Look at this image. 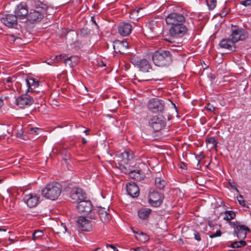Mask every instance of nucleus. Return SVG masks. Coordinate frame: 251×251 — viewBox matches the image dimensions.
Wrapping results in <instances>:
<instances>
[{
  "label": "nucleus",
  "mask_w": 251,
  "mask_h": 251,
  "mask_svg": "<svg viewBox=\"0 0 251 251\" xmlns=\"http://www.w3.org/2000/svg\"><path fill=\"white\" fill-rule=\"evenodd\" d=\"M166 22L167 24L171 25L169 33L172 37H181L187 33L188 27L185 25L186 20L183 14L172 12L167 16Z\"/></svg>",
  "instance_id": "1"
},
{
  "label": "nucleus",
  "mask_w": 251,
  "mask_h": 251,
  "mask_svg": "<svg viewBox=\"0 0 251 251\" xmlns=\"http://www.w3.org/2000/svg\"><path fill=\"white\" fill-rule=\"evenodd\" d=\"M175 49L165 50L162 49L155 51L152 54V60L154 64L158 67L167 68L170 66L173 61Z\"/></svg>",
  "instance_id": "2"
},
{
  "label": "nucleus",
  "mask_w": 251,
  "mask_h": 251,
  "mask_svg": "<svg viewBox=\"0 0 251 251\" xmlns=\"http://www.w3.org/2000/svg\"><path fill=\"white\" fill-rule=\"evenodd\" d=\"M62 190L61 184L52 182L47 184L41 191V195L47 199L55 201L60 196Z\"/></svg>",
  "instance_id": "3"
},
{
  "label": "nucleus",
  "mask_w": 251,
  "mask_h": 251,
  "mask_svg": "<svg viewBox=\"0 0 251 251\" xmlns=\"http://www.w3.org/2000/svg\"><path fill=\"white\" fill-rule=\"evenodd\" d=\"M130 61L143 73H150L153 70L151 62L146 58L134 55L130 58Z\"/></svg>",
  "instance_id": "4"
},
{
  "label": "nucleus",
  "mask_w": 251,
  "mask_h": 251,
  "mask_svg": "<svg viewBox=\"0 0 251 251\" xmlns=\"http://www.w3.org/2000/svg\"><path fill=\"white\" fill-rule=\"evenodd\" d=\"M248 32L245 29L239 27L238 25H231L230 37L235 45L239 41H244L248 38Z\"/></svg>",
  "instance_id": "5"
},
{
  "label": "nucleus",
  "mask_w": 251,
  "mask_h": 251,
  "mask_svg": "<svg viewBox=\"0 0 251 251\" xmlns=\"http://www.w3.org/2000/svg\"><path fill=\"white\" fill-rule=\"evenodd\" d=\"M164 199L163 193L153 190L150 192L148 202L151 206L158 207L162 204Z\"/></svg>",
  "instance_id": "6"
},
{
  "label": "nucleus",
  "mask_w": 251,
  "mask_h": 251,
  "mask_svg": "<svg viewBox=\"0 0 251 251\" xmlns=\"http://www.w3.org/2000/svg\"><path fill=\"white\" fill-rule=\"evenodd\" d=\"M165 103L163 100L158 98H152L148 103L149 109L152 113L163 112Z\"/></svg>",
  "instance_id": "7"
},
{
  "label": "nucleus",
  "mask_w": 251,
  "mask_h": 251,
  "mask_svg": "<svg viewBox=\"0 0 251 251\" xmlns=\"http://www.w3.org/2000/svg\"><path fill=\"white\" fill-rule=\"evenodd\" d=\"M18 20L15 14H7L3 15L1 22L8 28L18 29L19 26Z\"/></svg>",
  "instance_id": "8"
},
{
  "label": "nucleus",
  "mask_w": 251,
  "mask_h": 251,
  "mask_svg": "<svg viewBox=\"0 0 251 251\" xmlns=\"http://www.w3.org/2000/svg\"><path fill=\"white\" fill-rule=\"evenodd\" d=\"M149 125L155 131H159L165 126V119L162 116H154L149 120Z\"/></svg>",
  "instance_id": "9"
},
{
  "label": "nucleus",
  "mask_w": 251,
  "mask_h": 251,
  "mask_svg": "<svg viewBox=\"0 0 251 251\" xmlns=\"http://www.w3.org/2000/svg\"><path fill=\"white\" fill-rule=\"evenodd\" d=\"M28 12L27 4L25 2H21L16 6L14 13L19 20H26Z\"/></svg>",
  "instance_id": "10"
},
{
  "label": "nucleus",
  "mask_w": 251,
  "mask_h": 251,
  "mask_svg": "<svg viewBox=\"0 0 251 251\" xmlns=\"http://www.w3.org/2000/svg\"><path fill=\"white\" fill-rule=\"evenodd\" d=\"M45 13L46 12L31 9L28 12L26 22L31 24L39 23L43 19Z\"/></svg>",
  "instance_id": "11"
},
{
  "label": "nucleus",
  "mask_w": 251,
  "mask_h": 251,
  "mask_svg": "<svg viewBox=\"0 0 251 251\" xmlns=\"http://www.w3.org/2000/svg\"><path fill=\"white\" fill-rule=\"evenodd\" d=\"M27 92L26 94L22 95L16 99V103L21 108L28 107L34 102V95L30 96Z\"/></svg>",
  "instance_id": "12"
},
{
  "label": "nucleus",
  "mask_w": 251,
  "mask_h": 251,
  "mask_svg": "<svg viewBox=\"0 0 251 251\" xmlns=\"http://www.w3.org/2000/svg\"><path fill=\"white\" fill-rule=\"evenodd\" d=\"M70 197L74 202L78 203L86 199V194L81 188L75 187L71 191Z\"/></svg>",
  "instance_id": "13"
},
{
  "label": "nucleus",
  "mask_w": 251,
  "mask_h": 251,
  "mask_svg": "<svg viewBox=\"0 0 251 251\" xmlns=\"http://www.w3.org/2000/svg\"><path fill=\"white\" fill-rule=\"evenodd\" d=\"M77 226L83 231H90L93 229V226L91 221L85 217L80 216L76 221Z\"/></svg>",
  "instance_id": "14"
},
{
  "label": "nucleus",
  "mask_w": 251,
  "mask_h": 251,
  "mask_svg": "<svg viewBox=\"0 0 251 251\" xmlns=\"http://www.w3.org/2000/svg\"><path fill=\"white\" fill-rule=\"evenodd\" d=\"M92 208L93 205L90 201L83 200L77 203L76 209L79 213L88 214L92 211Z\"/></svg>",
  "instance_id": "15"
},
{
  "label": "nucleus",
  "mask_w": 251,
  "mask_h": 251,
  "mask_svg": "<svg viewBox=\"0 0 251 251\" xmlns=\"http://www.w3.org/2000/svg\"><path fill=\"white\" fill-rule=\"evenodd\" d=\"M39 199L40 197L38 195L31 193L25 195L24 197V200L27 206L30 208H32L36 206L39 203Z\"/></svg>",
  "instance_id": "16"
},
{
  "label": "nucleus",
  "mask_w": 251,
  "mask_h": 251,
  "mask_svg": "<svg viewBox=\"0 0 251 251\" xmlns=\"http://www.w3.org/2000/svg\"><path fill=\"white\" fill-rule=\"evenodd\" d=\"M132 26L129 23L121 22L118 26V33L123 36L128 35L131 32Z\"/></svg>",
  "instance_id": "17"
},
{
  "label": "nucleus",
  "mask_w": 251,
  "mask_h": 251,
  "mask_svg": "<svg viewBox=\"0 0 251 251\" xmlns=\"http://www.w3.org/2000/svg\"><path fill=\"white\" fill-rule=\"evenodd\" d=\"M234 228V232L239 239H245L247 232L250 231V228L245 225H237Z\"/></svg>",
  "instance_id": "18"
},
{
  "label": "nucleus",
  "mask_w": 251,
  "mask_h": 251,
  "mask_svg": "<svg viewBox=\"0 0 251 251\" xmlns=\"http://www.w3.org/2000/svg\"><path fill=\"white\" fill-rule=\"evenodd\" d=\"M128 47V43L126 40H116L114 42L113 49L116 53L122 54Z\"/></svg>",
  "instance_id": "19"
},
{
  "label": "nucleus",
  "mask_w": 251,
  "mask_h": 251,
  "mask_svg": "<svg viewBox=\"0 0 251 251\" xmlns=\"http://www.w3.org/2000/svg\"><path fill=\"white\" fill-rule=\"evenodd\" d=\"M26 85L28 87L27 93L31 92V94L35 96L36 91L34 89L37 88L39 85V81L33 77H27L25 79Z\"/></svg>",
  "instance_id": "20"
},
{
  "label": "nucleus",
  "mask_w": 251,
  "mask_h": 251,
  "mask_svg": "<svg viewBox=\"0 0 251 251\" xmlns=\"http://www.w3.org/2000/svg\"><path fill=\"white\" fill-rule=\"evenodd\" d=\"M127 194L132 198H136L139 195V188L137 185L134 182H128L126 185Z\"/></svg>",
  "instance_id": "21"
},
{
  "label": "nucleus",
  "mask_w": 251,
  "mask_h": 251,
  "mask_svg": "<svg viewBox=\"0 0 251 251\" xmlns=\"http://www.w3.org/2000/svg\"><path fill=\"white\" fill-rule=\"evenodd\" d=\"M108 211V209H106L105 208L101 207H98L96 211V213L103 223H107L111 219V216L107 212Z\"/></svg>",
  "instance_id": "22"
},
{
  "label": "nucleus",
  "mask_w": 251,
  "mask_h": 251,
  "mask_svg": "<svg viewBox=\"0 0 251 251\" xmlns=\"http://www.w3.org/2000/svg\"><path fill=\"white\" fill-rule=\"evenodd\" d=\"M29 4L33 9V10H38L42 12H46L48 9V6L40 1L39 0H29Z\"/></svg>",
  "instance_id": "23"
},
{
  "label": "nucleus",
  "mask_w": 251,
  "mask_h": 251,
  "mask_svg": "<svg viewBox=\"0 0 251 251\" xmlns=\"http://www.w3.org/2000/svg\"><path fill=\"white\" fill-rule=\"evenodd\" d=\"M29 4L33 9V10H38L42 12H46L48 9V6L40 1L39 0H29Z\"/></svg>",
  "instance_id": "24"
},
{
  "label": "nucleus",
  "mask_w": 251,
  "mask_h": 251,
  "mask_svg": "<svg viewBox=\"0 0 251 251\" xmlns=\"http://www.w3.org/2000/svg\"><path fill=\"white\" fill-rule=\"evenodd\" d=\"M219 46L221 48L228 50H229L235 51L236 46L230 38L223 39L219 43Z\"/></svg>",
  "instance_id": "25"
},
{
  "label": "nucleus",
  "mask_w": 251,
  "mask_h": 251,
  "mask_svg": "<svg viewBox=\"0 0 251 251\" xmlns=\"http://www.w3.org/2000/svg\"><path fill=\"white\" fill-rule=\"evenodd\" d=\"M164 178V175L160 173H156L155 175V185L159 189H163L166 185Z\"/></svg>",
  "instance_id": "26"
},
{
  "label": "nucleus",
  "mask_w": 251,
  "mask_h": 251,
  "mask_svg": "<svg viewBox=\"0 0 251 251\" xmlns=\"http://www.w3.org/2000/svg\"><path fill=\"white\" fill-rule=\"evenodd\" d=\"M130 178L136 181H141L145 177V175L143 171L139 170L131 171L129 173Z\"/></svg>",
  "instance_id": "27"
},
{
  "label": "nucleus",
  "mask_w": 251,
  "mask_h": 251,
  "mask_svg": "<svg viewBox=\"0 0 251 251\" xmlns=\"http://www.w3.org/2000/svg\"><path fill=\"white\" fill-rule=\"evenodd\" d=\"M16 79V77L15 75H12L2 78L1 79V82L3 85H6L7 84V87L9 89H10L12 87L13 82H14Z\"/></svg>",
  "instance_id": "28"
},
{
  "label": "nucleus",
  "mask_w": 251,
  "mask_h": 251,
  "mask_svg": "<svg viewBox=\"0 0 251 251\" xmlns=\"http://www.w3.org/2000/svg\"><path fill=\"white\" fill-rule=\"evenodd\" d=\"M151 212V210L150 208H142L138 211V214L140 218L146 220L147 219Z\"/></svg>",
  "instance_id": "29"
},
{
  "label": "nucleus",
  "mask_w": 251,
  "mask_h": 251,
  "mask_svg": "<svg viewBox=\"0 0 251 251\" xmlns=\"http://www.w3.org/2000/svg\"><path fill=\"white\" fill-rule=\"evenodd\" d=\"M123 160L129 161L134 157V153L130 150H126L122 153Z\"/></svg>",
  "instance_id": "30"
},
{
  "label": "nucleus",
  "mask_w": 251,
  "mask_h": 251,
  "mask_svg": "<svg viewBox=\"0 0 251 251\" xmlns=\"http://www.w3.org/2000/svg\"><path fill=\"white\" fill-rule=\"evenodd\" d=\"M78 60V58L76 56H71L67 57V59H64V63L68 64L71 66H74L76 64V62Z\"/></svg>",
  "instance_id": "31"
},
{
  "label": "nucleus",
  "mask_w": 251,
  "mask_h": 251,
  "mask_svg": "<svg viewBox=\"0 0 251 251\" xmlns=\"http://www.w3.org/2000/svg\"><path fill=\"white\" fill-rule=\"evenodd\" d=\"M225 215V217L223 218L224 220L229 221L232 219H233L236 216V213L235 212L233 211H226L224 212Z\"/></svg>",
  "instance_id": "32"
},
{
  "label": "nucleus",
  "mask_w": 251,
  "mask_h": 251,
  "mask_svg": "<svg viewBox=\"0 0 251 251\" xmlns=\"http://www.w3.org/2000/svg\"><path fill=\"white\" fill-rule=\"evenodd\" d=\"M135 238L142 243H145L149 239V236L143 232H139V236H135Z\"/></svg>",
  "instance_id": "33"
},
{
  "label": "nucleus",
  "mask_w": 251,
  "mask_h": 251,
  "mask_svg": "<svg viewBox=\"0 0 251 251\" xmlns=\"http://www.w3.org/2000/svg\"><path fill=\"white\" fill-rule=\"evenodd\" d=\"M44 235V232L40 229L35 230L32 233V237L34 240L40 239Z\"/></svg>",
  "instance_id": "34"
},
{
  "label": "nucleus",
  "mask_w": 251,
  "mask_h": 251,
  "mask_svg": "<svg viewBox=\"0 0 251 251\" xmlns=\"http://www.w3.org/2000/svg\"><path fill=\"white\" fill-rule=\"evenodd\" d=\"M67 149L68 147H62L59 150L60 154L65 157L63 158L64 160H67L70 158V154L67 151Z\"/></svg>",
  "instance_id": "35"
},
{
  "label": "nucleus",
  "mask_w": 251,
  "mask_h": 251,
  "mask_svg": "<svg viewBox=\"0 0 251 251\" xmlns=\"http://www.w3.org/2000/svg\"><path fill=\"white\" fill-rule=\"evenodd\" d=\"M246 245V242L245 241L241 240L240 241H235L231 243V247L233 248H241L245 246Z\"/></svg>",
  "instance_id": "36"
},
{
  "label": "nucleus",
  "mask_w": 251,
  "mask_h": 251,
  "mask_svg": "<svg viewBox=\"0 0 251 251\" xmlns=\"http://www.w3.org/2000/svg\"><path fill=\"white\" fill-rule=\"evenodd\" d=\"M206 143L207 144H211L212 145L211 148H216L217 145V141L213 137H210L206 139Z\"/></svg>",
  "instance_id": "37"
},
{
  "label": "nucleus",
  "mask_w": 251,
  "mask_h": 251,
  "mask_svg": "<svg viewBox=\"0 0 251 251\" xmlns=\"http://www.w3.org/2000/svg\"><path fill=\"white\" fill-rule=\"evenodd\" d=\"M206 2L209 9L210 10L214 9L216 6V0H206Z\"/></svg>",
  "instance_id": "38"
},
{
  "label": "nucleus",
  "mask_w": 251,
  "mask_h": 251,
  "mask_svg": "<svg viewBox=\"0 0 251 251\" xmlns=\"http://www.w3.org/2000/svg\"><path fill=\"white\" fill-rule=\"evenodd\" d=\"M237 200L240 205L243 206H246L245 201L243 200V197L241 195H239L237 197Z\"/></svg>",
  "instance_id": "39"
},
{
  "label": "nucleus",
  "mask_w": 251,
  "mask_h": 251,
  "mask_svg": "<svg viewBox=\"0 0 251 251\" xmlns=\"http://www.w3.org/2000/svg\"><path fill=\"white\" fill-rule=\"evenodd\" d=\"M155 25L156 26V22L155 21H151L150 22V23L149 24V26L150 28H151V30H152V32H156L155 27H154V26H155Z\"/></svg>",
  "instance_id": "40"
},
{
  "label": "nucleus",
  "mask_w": 251,
  "mask_h": 251,
  "mask_svg": "<svg viewBox=\"0 0 251 251\" xmlns=\"http://www.w3.org/2000/svg\"><path fill=\"white\" fill-rule=\"evenodd\" d=\"M205 108L210 111V112H214L215 108L210 103L207 104L206 106L205 107Z\"/></svg>",
  "instance_id": "41"
},
{
  "label": "nucleus",
  "mask_w": 251,
  "mask_h": 251,
  "mask_svg": "<svg viewBox=\"0 0 251 251\" xmlns=\"http://www.w3.org/2000/svg\"><path fill=\"white\" fill-rule=\"evenodd\" d=\"M90 213V215L89 216V219L91 220H96L97 219V214L95 213V210L91 211Z\"/></svg>",
  "instance_id": "42"
},
{
  "label": "nucleus",
  "mask_w": 251,
  "mask_h": 251,
  "mask_svg": "<svg viewBox=\"0 0 251 251\" xmlns=\"http://www.w3.org/2000/svg\"><path fill=\"white\" fill-rule=\"evenodd\" d=\"M55 58L57 60V61H62L64 62V59H67L66 58V55L65 54H60L59 55H56L55 57Z\"/></svg>",
  "instance_id": "43"
},
{
  "label": "nucleus",
  "mask_w": 251,
  "mask_h": 251,
  "mask_svg": "<svg viewBox=\"0 0 251 251\" xmlns=\"http://www.w3.org/2000/svg\"><path fill=\"white\" fill-rule=\"evenodd\" d=\"M222 235V232L220 230H217L216 232L214 234H211L209 237L211 238H213L216 237H219Z\"/></svg>",
  "instance_id": "44"
},
{
  "label": "nucleus",
  "mask_w": 251,
  "mask_h": 251,
  "mask_svg": "<svg viewBox=\"0 0 251 251\" xmlns=\"http://www.w3.org/2000/svg\"><path fill=\"white\" fill-rule=\"evenodd\" d=\"M240 4L245 6H250L251 5V0H242L240 2Z\"/></svg>",
  "instance_id": "45"
},
{
  "label": "nucleus",
  "mask_w": 251,
  "mask_h": 251,
  "mask_svg": "<svg viewBox=\"0 0 251 251\" xmlns=\"http://www.w3.org/2000/svg\"><path fill=\"white\" fill-rule=\"evenodd\" d=\"M194 238H195V240H196L197 241H198L199 242L201 241V234L198 231H195Z\"/></svg>",
  "instance_id": "46"
},
{
  "label": "nucleus",
  "mask_w": 251,
  "mask_h": 251,
  "mask_svg": "<svg viewBox=\"0 0 251 251\" xmlns=\"http://www.w3.org/2000/svg\"><path fill=\"white\" fill-rule=\"evenodd\" d=\"M229 184L233 189H234L236 191L239 192L237 188V184L235 182H234L233 181L232 182H229Z\"/></svg>",
  "instance_id": "47"
},
{
  "label": "nucleus",
  "mask_w": 251,
  "mask_h": 251,
  "mask_svg": "<svg viewBox=\"0 0 251 251\" xmlns=\"http://www.w3.org/2000/svg\"><path fill=\"white\" fill-rule=\"evenodd\" d=\"M134 251H150L148 250L145 249L142 247H138L135 249H133Z\"/></svg>",
  "instance_id": "48"
},
{
  "label": "nucleus",
  "mask_w": 251,
  "mask_h": 251,
  "mask_svg": "<svg viewBox=\"0 0 251 251\" xmlns=\"http://www.w3.org/2000/svg\"><path fill=\"white\" fill-rule=\"evenodd\" d=\"M158 80V79H154V78H147V79H140V80H139V81H151V80L157 81Z\"/></svg>",
  "instance_id": "49"
},
{
  "label": "nucleus",
  "mask_w": 251,
  "mask_h": 251,
  "mask_svg": "<svg viewBox=\"0 0 251 251\" xmlns=\"http://www.w3.org/2000/svg\"><path fill=\"white\" fill-rule=\"evenodd\" d=\"M107 247H110L114 250V251H118V250L117 249V248L113 244H108L107 245Z\"/></svg>",
  "instance_id": "50"
},
{
  "label": "nucleus",
  "mask_w": 251,
  "mask_h": 251,
  "mask_svg": "<svg viewBox=\"0 0 251 251\" xmlns=\"http://www.w3.org/2000/svg\"><path fill=\"white\" fill-rule=\"evenodd\" d=\"M208 225L211 227H214V225H215L214 223H213V222L212 221H209L208 222Z\"/></svg>",
  "instance_id": "51"
},
{
  "label": "nucleus",
  "mask_w": 251,
  "mask_h": 251,
  "mask_svg": "<svg viewBox=\"0 0 251 251\" xmlns=\"http://www.w3.org/2000/svg\"><path fill=\"white\" fill-rule=\"evenodd\" d=\"M99 66L100 67H104L106 66V65L102 61H101L99 63Z\"/></svg>",
  "instance_id": "52"
},
{
  "label": "nucleus",
  "mask_w": 251,
  "mask_h": 251,
  "mask_svg": "<svg viewBox=\"0 0 251 251\" xmlns=\"http://www.w3.org/2000/svg\"><path fill=\"white\" fill-rule=\"evenodd\" d=\"M91 21L94 23L95 24V25H96V26H98V24H97L96 21H95V17L94 16H92L91 17Z\"/></svg>",
  "instance_id": "53"
},
{
  "label": "nucleus",
  "mask_w": 251,
  "mask_h": 251,
  "mask_svg": "<svg viewBox=\"0 0 251 251\" xmlns=\"http://www.w3.org/2000/svg\"><path fill=\"white\" fill-rule=\"evenodd\" d=\"M229 11V9H226V11L224 12V11H222V13L221 14V15H226L228 12Z\"/></svg>",
  "instance_id": "54"
},
{
  "label": "nucleus",
  "mask_w": 251,
  "mask_h": 251,
  "mask_svg": "<svg viewBox=\"0 0 251 251\" xmlns=\"http://www.w3.org/2000/svg\"><path fill=\"white\" fill-rule=\"evenodd\" d=\"M182 165L180 166V168L182 169H186V164L184 163H181Z\"/></svg>",
  "instance_id": "55"
},
{
  "label": "nucleus",
  "mask_w": 251,
  "mask_h": 251,
  "mask_svg": "<svg viewBox=\"0 0 251 251\" xmlns=\"http://www.w3.org/2000/svg\"><path fill=\"white\" fill-rule=\"evenodd\" d=\"M87 142V141L86 140V139H85L84 138H83L82 139V143L84 145L86 144Z\"/></svg>",
  "instance_id": "56"
},
{
  "label": "nucleus",
  "mask_w": 251,
  "mask_h": 251,
  "mask_svg": "<svg viewBox=\"0 0 251 251\" xmlns=\"http://www.w3.org/2000/svg\"><path fill=\"white\" fill-rule=\"evenodd\" d=\"M61 225L63 226V228H64V231H66L67 228L64 225L63 223H61Z\"/></svg>",
  "instance_id": "57"
},
{
  "label": "nucleus",
  "mask_w": 251,
  "mask_h": 251,
  "mask_svg": "<svg viewBox=\"0 0 251 251\" xmlns=\"http://www.w3.org/2000/svg\"><path fill=\"white\" fill-rule=\"evenodd\" d=\"M3 105V101L1 100L0 99V107H1Z\"/></svg>",
  "instance_id": "58"
},
{
  "label": "nucleus",
  "mask_w": 251,
  "mask_h": 251,
  "mask_svg": "<svg viewBox=\"0 0 251 251\" xmlns=\"http://www.w3.org/2000/svg\"><path fill=\"white\" fill-rule=\"evenodd\" d=\"M95 251H102V250L100 248H98L96 249L95 250Z\"/></svg>",
  "instance_id": "59"
},
{
  "label": "nucleus",
  "mask_w": 251,
  "mask_h": 251,
  "mask_svg": "<svg viewBox=\"0 0 251 251\" xmlns=\"http://www.w3.org/2000/svg\"><path fill=\"white\" fill-rule=\"evenodd\" d=\"M133 232H134V233H136V234L138 235V236H139V232L140 231H135L134 230H133Z\"/></svg>",
  "instance_id": "60"
},
{
  "label": "nucleus",
  "mask_w": 251,
  "mask_h": 251,
  "mask_svg": "<svg viewBox=\"0 0 251 251\" xmlns=\"http://www.w3.org/2000/svg\"><path fill=\"white\" fill-rule=\"evenodd\" d=\"M89 129H88V130H85L84 132L86 134H88V132H89Z\"/></svg>",
  "instance_id": "61"
},
{
  "label": "nucleus",
  "mask_w": 251,
  "mask_h": 251,
  "mask_svg": "<svg viewBox=\"0 0 251 251\" xmlns=\"http://www.w3.org/2000/svg\"><path fill=\"white\" fill-rule=\"evenodd\" d=\"M31 131H34V132H36L35 129H34V128H31Z\"/></svg>",
  "instance_id": "62"
},
{
  "label": "nucleus",
  "mask_w": 251,
  "mask_h": 251,
  "mask_svg": "<svg viewBox=\"0 0 251 251\" xmlns=\"http://www.w3.org/2000/svg\"><path fill=\"white\" fill-rule=\"evenodd\" d=\"M2 231H6V230H5V229H0V231H2Z\"/></svg>",
  "instance_id": "63"
},
{
  "label": "nucleus",
  "mask_w": 251,
  "mask_h": 251,
  "mask_svg": "<svg viewBox=\"0 0 251 251\" xmlns=\"http://www.w3.org/2000/svg\"><path fill=\"white\" fill-rule=\"evenodd\" d=\"M84 30V29H82V30H81V34L83 33V31Z\"/></svg>",
  "instance_id": "64"
}]
</instances>
